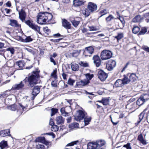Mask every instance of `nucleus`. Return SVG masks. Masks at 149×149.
<instances>
[{
    "label": "nucleus",
    "mask_w": 149,
    "mask_h": 149,
    "mask_svg": "<svg viewBox=\"0 0 149 149\" xmlns=\"http://www.w3.org/2000/svg\"><path fill=\"white\" fill-rule=\"evenodd\" d=\"M122 80L123 82L124 85L129 84L130 82V80L129 79V77L125 76H124V78Z\"/></svg>",
    "instance_id": "obj_26"
},
{
    "label": "nucleus",
    "mask_w": 149,
    "mask_h": 149,
    "mask_svg": "<svg viewBox=\"0 0 149 149\" xmlns=\"http://www.w3.org/2000/svg\"><path fill=\"white\" fill-rule=\"evenodd\" d=\"M88 28L89 31H96L98 30V29L95 26H88Z\"/></svg>",
    "instance_id": "obj_49"
},
{
    "label": "nucleus",
    "mask_w": 149,
    "mask_h": 149,
    "mask_svg": "<svg viewBox=\"0 0 149 149\" xmlns=\"http://www.w3.org/2000/svg\"><path fill=\"white\" fill-rule=\"evenodd\" d=\"M51 56H52V55H51ZM50 58V61L53 63L54 65H56V63L55 61H54V59L52 58V56H51Z\"/></svg>",
    "instance_id": "obj_62"
},
{
    "label": "nucleus",
    "mask_w": 149,
    "mask_h": 149,
    "mask_svg": "<svg viewBox=\"0 0 149 149\" xmlns=\"http://www.w3.org/2000/svg\"><path fill=\"white\" fill-rule=\"evenodd\" d=\"M114 19V17L111 15H110L106 18V21L107 22L111 21Z\"/></svg>",
    "instance_id": "obj_36"
},
{
    "label": "nucleus",
    "mask_w": 149,
    "mask_h": 149,
    "mask_svg": "<svg viewBox=\"0 0 149 149\" xmlns=\"http://www.w3.org/2000/svg\"><path fill=\"white\" fill-rule=\"evenodd\" d=\"M20 40L22 42H29L33 40V39L30 36H26L25 39L20 38Z\"/></svg>",
    "instance_id": "obj_22"
},
{
    "label": "nucleus",
    "mask_w": 149,
    "mask_h": 149,
    "mask_svg": "<svg viewBox=\"0 0 149 149\" xmlns=\"http://www.w3.org/2000/svg\"><path fill=\"white\" fill-rule=\"evenodd\" d=\"M56 70H54L53 72L51 73V76L53 77L54 78L56 77Z\"/></svg>",
    "instance_id": "obj_58"
},
{
    "label": "nucleus",
    "mask_w": 149,
    "mask_h": 149,
    "mask_svg": "<svg viewBox=\"0 0 149 149\" xmlns=\"http://www.w3.org/2000/svg\"><path fill=\"white\" fill-rule=\"evenodd\" d=\"M75 82V80L71 78H70L68 80V83L71 86H73V84Z\"/></svg>",
    "instance_id": "obj_45"
},
{
    "label": "nucleus",
    "mask_w": 149,
    "mask_h": 149,
    "mask_svg": "<svg viewBox=\"0 0 149 149\" xmlns=\"http://www.w3.org/2000/svg\"><path fill=\"white\" fill-rule=\"evenodd\" d=\"M129 63H129V62H127V63H126V64L125 65V66L123 68L122 70L121 71V72H123V71L125 70V69L126 68H127L128 65L129 64Z\"/></svg>",
    "instance_id": "obj_60"
},
{
    "label": "nucleus",
    "mask_w": 149,
    "mask_h": 149,
    "mask_svg": "<svg viewBox=\"0 0 149 149\" xmlns=\"http://www.w3.org/2000/svg\"><path fill=\"white\" fill-rule=\"evenodd\" d=\"M94 49L91 46L86 47L84 52V54L85 55L90 56L93 52Z\"/></svg>",
    "instance_id": "obj_10"
},
{
    "label": "nucleus",
    "mask_w": 149,
    "mask_h": 149,
    "mask_svg": "<svg viewBox=\"0 0 149 149\" xmlns=\"http://www.w3.org/2000/svg\"><path fill=\"white\" fill-rule=\"evenodd\" d=\"M78 124L76 123H73L70 124L69 126V127L71 129L74 128H77L79 127Z\"/></svg>",
    "instance_id": "obj_27"
},
{
    "label": "nucleus",
    "mask_w": 149,
    "mask_h": 149,
    "mask_svg": "<svg viewBox=\"0 0 149 149\" xmlns=\"http://www.w3.org/2000/svg\"><path fill=\"white\" fill-rule=\"evenodd\" d=\"M100 14L101 15V16L100 17H101L103 15L107 13V11L106 9H104L100 11Z\"/></svg>",
    "instance_id": "obj_47"
},
{
    "label": "nucleus",
    "mask_w": 149,
    "mask_h": 149,
    "mask_svg": "<svg viewBox=\"0 0 149 149\" xmlns=\"http://www.w3.org/2000/svg\"><path fill=\"white\" fill-rule=\"evenodd\" d=\"M24 22L26 25L29 26V27L35 31H36L38 33L41 34L40 32V27L37 25L33 23V22H31L29 20H27L26 21L25 20Z\"/></svg>",
    "instance_id": "obj_5"
},
{
    "label": "nucleus",
    "mask_w": 149,
    "mask_h": 149,
    "mask_svg": "<svg viewBox=\"0 0 149 149\" xmlns=\"http://www.w3.org/2000/svg\"><path fill=\"white\" fill-rule=\"evenodd\" d=\"M53 17L52 14L47 12L40 13L37 16V22L40 24H43L46 21L49 22Z\"/></svg>",
    "instance_id": "obj_2"
},
{
    "label": "nucleus",
    "mask_w": 149,
    "mask_h": 149,
    "mask_svg": "<svg viewBox=\"0 0 149 149\" xmlns=\"http://www.w3.org/2000/svg\"><path fill=\"white\" fill-rule=\"evenodd\" d=\"M62 25L63 26L67 29L71 28V24L65 19H64L62 21Z\"/></svg>",
    "instance_id": "obj_16"
},
{
    "label": "nucleus",
    "mask_w": 149,
    "mask_h": 149,
    "mask_svg": "<svg viewBox=\"0 0 149 149\" xmlns=\"http://www.w3.org/2000/svg\"><path fill=\"white\" fill-rule=\"evenodd\" d=\"M140 29L139 27L137 26H134L132 29V32L133 33L135 34L137 33L139 31Z\"/></svg>",
    "instance_id": "obj_42"
},
{
    "label": "nucleus",
    "mask_w": 149,
    "mask_h": 149,
    "mask_svg": "<svg viewBox=\"0 0 149 149\" xmlns=\"http://www.w3.org/2000/svg\"><path fill=\"white\" fill-rule=\"evenodd\" d=\"M140 142L143 145H146V140L143 138L142 135L141 134H140Z\"/></svg>",
    "instance_id": "obj_51"
},
{
    "label": "nucleus",
    "mask_w": 149,
    "mask_h": 149,
    "mask_svg": "<svg viewBox=\"0 0 149 149\" xmlns=\"http://www.w3.org/2000/svg\"><path fill=\"white\" fill-rule=\"evenodd\" d=\"M97 75L99 78L102 81L105 80L108 77L107 74L102 70L98 71Z\"/></svg>",
    "instance_id": "obj_7"
},
{
    "label": "nucleus",
    "mask_w": 149,
    "mask_h": 149,
    "mask_svg": "<svg viewBox=\"0 0 149 149\" xmlns=\"http://www.w3.org/2000/svg\"><path fill=\"white\" fill-rule=\"evenodd\" d=\"M91 12L89 11L88 9H86L83 11V14L85 15L86 17H88L90 14Z\"/></svg>",
    "instance_id": "obj_50"
},
{
    "label": "nucleus",
    "mask_w": 149,
    "mask_h": 149,
    "mask_svg": "<svg viewBox=\"0 0 149 149\" xmlns=\"http://www.w3.org/2000/svg\"><path fill=\"white\" fill-rule=\"evenodd\" d=\"M136 77L135 74L134 73L131 74L129 77V79L130 80V81L134 82L136 79Z\"/></svg>",
    "instance_id": "obj_31"
},
{
    "label": "nucleus",
    "mask_w": 149,
    "mask_h": 149,
    "mask_svg": "<svg viewBox=\"0 0 149 149\" xmlns=\"http://www.w3.org/2000/svg\"><path fill=\"white\" fill-rule=\"evenodd\" d=\"M140 21V15H138L136 16L132 20L134 22H139Z\"/></svg>",
    "instance_id": "obj_39"
},
{
    "label": "nucleus",
    "mask_w": 149,
    "mask_h": 149,
    "mask_svg": "<svg viewBox=\"0 0 149 149\" xmlns=\"http://www.w3.org/2000/svg\"><path fill=\"white\" fill-rule=\"evenodd\" d=\"M84 119L85 125H86L89 124V123L91 121V118L90 117L87 116L86 115Z\"/></svg>",
    "instance_id": "obj_28"
},
{
    "label": "nucleus",
    "mask_w": 149,
    "mask_h": 149,
    "mask_svg": "<svg viewBox=\"0 0 149 149\" xmlns=\"http://www.w3.org/2000/svg\"><path fill=\"white\" fill-rule=\"evenodd\" d=\"M79 54V52L78 50H76L74 51L73 52L70 54V56L73 57H77Z\"/></svg>",
    "instance_id": "obj_32"
},
{
    "label": "nucleus",
    "mask_w": 149,
    "mask_h": 149,
    "mask_svg": "<svg viewBox=\"0 0 149 149\" xmlns=\"http://www.w3.org/2000/svg\"><path fill=\"white\" fill-rule=\"evenodd\" d=\"M116 65V61L112 59L109 60L107 64L106 68L108 70H111L115 67Z\"/></svg>",
    "instance_id": "obj_8"
},
{
    "label": "nucleus",
    "mask_w": 149,
    "mask_h": 149,
    "mask_svg": "<svg viewBox=\"0 0 149 149\" xmlns=\"http://www.w3.org/2000/svg\"><path fill=\"white\" fill-rule=\"evenodd\" d=\"M24 49L26 50L27 52L30 53L31 54H35V52L33 50V49L30 47H25L24 48Z\"/></svg>",
    "instance_id": "obj_33"
},
{
    "label": "nucleus",
    "mask_w": 149,
    "mask_h": 149,
    "mask_svg": "<svg viewBox=\"0 0 149 149\" xmlns=\"http://www.w3.org/2000/svg\"><path fill=\"white\" fill-rule=\"evenodd\" d=\"M105 142L100 140L96 142H89L87 144L88 149H105Z\"/></svg>",
    "instance_id": "obj_3"
},
{
    "label": "nucleus",
    "mask_w": 149,
    "mask_h": 149,
    "mask_svg": "<svg viewBox=\"0 0 149 149\" xmlns=\"http://www.w3.org/2000/svg\"><path fill=\"white\" fill-rule=\"evenodd\" d=\"M79 64L82 66L86 67L88 66V63L82 61H81L79 63Z\"/></svg>",
    "instance_id": "obj_53"
},
{
    "label": "nucleus",
    "mask_w": 149,
    "mask_h": 149,
    "mask_svg": "<svg viewBox=\"0 0 149 149\" xmlns=\"http://www.w3.org/2000/svg\"><path fill=\"white\" fill-rule=\"evenodd\" d=\"M86 80H85L86 81H89L93 77V74H90L88 73L86 74Z\"/></svg>",
    "instance_id": "obj_37"
},
{
    "label": "nucleus",
    "mask_w": 149,
    "mask_h": 149,
    "mask_svg": "<svg viewBox=\"0 0 149 149\" xmlns=\"http://www.w3.org/2000/svg\"><path fill=\"white\" fill-rule=\"evenodd\" d=\"M89 81H86L85 80H81L76 82V86L79 87H81L82 86L87 85Z\"/></svg>",
    "instance_id": "obj_14"
},
{
    "label": "nucleus",
    "mask_w": 149,
    "mask_h": 149,
    "mask_svg": "<svg viewBox=\"0 0 149 149\" xmlns=\"http://www.w3.org/2000/svg\"><path fill=\"white\" fill-rule=\"evenodd\" d=\"M64 121L65 119L61 116L57 117L56 119V123L58 125H62L63 124Z\"/></svg>",
    "instance_id": "obj_15"
},
{
    "label": "nucleus",
    "mask_w": 149,
    "mask_h": 149,
    "mask_svg": "<svg viewBox=\"0 0 149 149\" xmlns=\"http://www.w3.org/2000/svg\"><path fill=\"white\" fill-rule=\"evenodd\" d=\"M37 148L38 149H45V147L43 145L38 144L37 146Z\"/></svg>",
    "instance_id": "obj_57"
},
{
    "label": "nucleus",
    "mask_w": 149,
    "mask_h": 149,
    "mask_svg": "<svg viewBox=\"0 0 149 149\" xmlns=\"http://www.w3.org/2000/svg\"><path fill=\"white\" fill-rule=\"evenodd\" d=\"M8 109L13 111H15L16 110V106L15 105H11L8 107Z\"/></svg>",
    "instance_id": "obj_52"
},
{
    "label": "nucleus",
    "mask_w": 149,
    "mask_h": 149,
    "mask_svg": "<svg viewBox=\"0 0 149 149\" xmlns=\"http://www.w3.org/2000/svg\"><path fill=\"white\" fill-rule=\"evenodd\" d=\"M61 111L62 115L64 116H66L68 115V113L63 110V109L62 108L61 109Z\"/></svg>",
    "instance_id": "obj_55"
},
{
    "label": "nucleus",
    "mask_w": 149,
    "mask_h": 149,
    "mask_svg": "<svg viewBox=\"0 0 149 149\" xmlns=\"http://www.w3.org/2000/svg\"><path fill=\"white\" fill-rule=\"evenodd\" d=\"M40 88L39 86H34L32 93V99L33 100L35 99V97L40 93Z\"/></svg>",
    "instance_id": "obj_9"
},
{
    "label": "nucleus",
    "mask_w": 149,
    "mask_h": 149,
    "mask_svg": "<svg viewBox=\"0 0 149 149\" xmlns=\"http://www.w3.org/2000/svg\"><path fill=\"white\" fill-rule=\"evenodd\" d=\"M70 20L73 25L75 27H77L80 22V21L77 20L76 19L70 17Z\"/></svg>",
    "instance_id": "obj_20"
},
{
    "label": "nucleus",
    "mask_w": 149,
    "mask_h": 149,
    "mask_svg": "<svg viewBox=\"0 0 149 149\" xmlns=\"http://www.w3.org/2000/svg\"><path fill=\"white\" fill-rule=\"evenodd\" d=\"M103 104L104 105H107L109 102V99L107 98H102Z\"/></svg>",
    "instance_id": "obj_41"
},
{
    "label": "nucleus",
    "mask_w": 149,
    "mask_h": 149,
    "mask_svg": "<svg viewBox=\"0 0 149 149\" xmlns=\"http://www.w3.org/2000/svg\"><path fill=\"white\" fill-rule=\"evenodd\" d=\"M51 85L53 87H55L57 86V82L56 81H53L52 82Z\"/></svg>",
    "instance_id": "obj_54"
},
{
    "label": "nucleus",
    "mask_w": 149,
    "mask_h": 149,
    "mask_svg": "<svg viewBox=\"0 0 149 149\" xmlns=\"http://www.w3.org/2000/svg\"><path fill=\"white\" fill-rule=\"evenodd\" d=\"M71 68L72 70L76 71L79 69V66L77 64L74 63H71Z\"/></svg>",
    "instance_id": "obj_30"
},
{
    "label": "nucleus",
    "mask_w": 149,
    "mask_h": 149,
    "mask_svg": "<svg viewBox=\"0 0 149 149\" xmlns=\"http://www.w3.org/2000/svg\"><path fill=\"white\" fill-rule=\"evenodd\" d=\"M119 19L122 23V24H124L125 22L123 18L122 17H120L119 18Z\"/></svg>",
    "instance_id": "obj_64"
},
{
    "label": "nucleus",
    "mask_w": 149,
    "mask_h": 149,
    "mask_svg": "<svg viewBox=\"0 0 149 149\" xmlns=\"http://www.w3.org/2000/svg\"><path fill=\"white\" fill-rule=\"evenodd\" d=\"M10 24L12 26L14 27H18L19 26L17 21L14 19H11L10 20Z\"/></svg>",
    "instance_id": "obj_23"
},
{
    "label": "nucleus",
    "mask_w": 149,
    "mask_h": 149,
    "mask_svg": "<svg viewBox=\"0 0 149 149\" xmlns=\"http://www.w3.org/2000/svg\"><path fill=\"white\" fill-rule=\"evenodd\" d=\"M112 55V54L110 51L104 50L101 52L100 57L102 60H106L110 58Z\"/></svg>",
    "instance_id": "obj_6"
},
{
    "label": "nucleus",
    "mask_w": 149,
    "mask_h": 149,
    "mask_svg": "<svg viewBox=\"0 0 149 149\" xmlns=\"http://www.w3.org/2000/svg\"><path fill=\"white\" fill-rule=\"evenodd\" d=\"M9 133L10 131L9 130H3L0 132V135L2 137H5L10 135Z\"/></svg>",
    "instance_id": "obj_18"
},
{
    "label": "nucleus",
    "mask_w": 149,
    "mask_h": 149,
    "mask_svg": "<svg viewBox=\"0 0 149 149\" xmlns=\"http://www.w3.org/2000/svg\"><path fill=\"white\" fill-rule=\"evenodd\" d=\"M123 37V34L122 33H119L118 34V35L115 37V38L117 39L118 41L119 40L121 39Z\"/></svg>",
    "instance_id": "obj_43"
},
{
    "label": "nucleus",
    "mask_w": 149,
    "mask_h": 149,
    "mask_svg": "<svg viewBox=\"0 0 149 149\" xmlns=\"http://www.w3.org/2000/svg\"><path fill=\"white\" fill-rule=\"evenodd\" d=\"M147 29L146 27L142 28L140 30V35L145 34L147 32Z\"/></svg>",
    "instance_id": "obj_35"
},
{
    "label": "nucleus",
    "mask_w": 149,
    "mask_h": 149,
    "mask_svg": "<svg viewBox=\"0 0 149 149\" xmlns=\"http://www.w3.org/2000/svg\"><path fill=\"white\" fill-rule=\"evenodd\" d=\"M94 63L97 67H99L101 64V60L100 57L97 55L94 56L93 57Z\"/></svg>",
    "instance_id": "obj_13"
},
{
    "label": "nucleus",
    "mask_w": 149,
    "mask_h": 149,
    "mask_svg": "<svg viewBox=\"0 0 149 149\" xmlns=\"http://www.w3.org/2000/svg\"><path fill=\"white\" fill-rule=\"evenodd\" d=\"M39 71H33L32 74L27 78L26 77L23 81H22L19 84H16L13 85L11 90H17L22 89L24 86V83H26L28 81V86L32 87L35 84H36L40 82L39 78L40 77Z\"/></svg>",
    "instance_id": "obj_1"
},
{
    "label": "nucleus",
    "mask_w": 149,
    "mask_h": 149,
    "mask_svg": "<svg viewBox=\"0 0 149 149\" xmlns=\"http://www.w3.org/2000/svg\"><path fill=\"white\" fill-rule=\"evenodd\" d=\"M49 30L48 28L47 27H44L43 28V31L44 32L46 33H49Z\"/></svg>",
    "instance_id": "obj_61"
},
{
    "label": "nucleus",
    "mask_w": 149,
    "mask_h": 149,
    "mask_svg": "<svg viewBox=\"0 0 149 149\" xmlns=\"http://www.w3.org/2000/svg\"><path fill=\"white\" fill-rule=\"evenodd\" d=\"M86 115V113L84 110H79L74 116V118L76 121H80L83 119Z\"/></svg>",
    "instance_id": "obj_4"
},
{
    "label": "nucleus",
    "mask_w": 149,
    "mask_h": 149,
    "mask_svg": "<svg viewBox=\"0 0 149 149\" xmlns=\"http://www.w3.org/2000/svg\"><path fill=\"white\" fill-rule=\"evenodd\" d=\"M16 64L21 69H23L25 68L24 66L25 63L24 61H19L17 62Z\"/></svg>",
    "instance_id": "obj_21"
},
{
    "label": "nucleus",
    "mask_w": 149,
    "mask_h": 149,
    "mask_svg": "<svg viewBox=\"0 0 149 149\" xmlns=\"http://www.w3.org/2000/svg\"><path fill=\"white\" fill-rule=\"evenodd\" d=\"M51 116H53L56 113H57L58 111V109H57L53 108L51 109Z\"/></svg>",
    "instance_id": "obj_38"
},
{
    "label": "nucleus",
    "mask_w": 149,
    "mask_h": 149,
    "mask_svg": "<svg viewBox=\"0 0 149 149\" xmlns=\"http://www.w3.org/2000/svg\"><path fill=\"white\" fill-rule=\"evenodd\" d=\"M49 124L50 125L52 126L54 125V122L53 120L51 118L49 121Z\"/></svg>",
    "instance_id": "obj_63"
},
{
    "label": "nucleus",
    "mask_w": 149,
    "mask_h": 149,
    "mask_svg": "<svg viewBox=\"0 0 149 149\" xmlns=\"http://www.w3.org/2000/svg\"><path fill=\"white\" fill-rule=\"evenodd\" d=\"M88 8L89 11L91 13L97 10V6L96 5L92 2H89L88 3Z\"/></svg>",
    "instance_id": "obj_11"
},
{
    "label": "nucleus",
    "mask_w": 149,
    "mask_h": 149,
    "mask_svg": "<svg viewBox=\"0 0 149 149\" xmlns=\"http://www.w3.org/2000/svg\"><path fill=\"white\" fill-rule=\"evenodd\" d=\"M6 52L9 51L11 55L13 54H14L15 50L14 48L12 47L8 48L6 49Z\"/></svg>",
    "instance_id": "obj_34"
},
{
    "label": "nucleus",
    "mask_w": 149,
    "mask_h": 149,
    "mask_svg": "<svg viewBox=\"0 0 149 149\" xmlns=\"http://www.w3.org/2000/svg\"><path fill=\"white\" fill-rule=\"evenodd\" d=\"M149 99V95L145 94L142 95L140 96V100L142 101V103L140 104V106L143 104L146 101Z\"/></svg>",
    "instance_id": "obj_17"
},
{
    "label": "nucleus",
    "mask_w": 149,
    "mask_h": 149,
    "mask_svg": "<svg viewBox=\"0 0 149 149\" xmlns=\"http://www.w3.org/2000/svg\"><path fill=\"white\" fill-rule=\"evenodd\" d=\"M19 18L22 22L25 21L26 16V13L23 10L19 11Z\"/></svg>",
    "instance_id": "obj_12"
},
{
    "label": "nucleus",
    "mask_w": 149,
    "mask_h": 149,
    "mask_svg": "<svg viewBox=\"0 0 149 149\" xmlns=\"http://www.w3.org/2000/svg\"><path fill=\"white\" fill-rule=\"evenodd\" d=\"M51 130L54 132H56L58 130V127L56 125H54L52 126L51 128Z\"/></svg>",
    "instance_id": "obj_44"
},
{
    "label": "nucleus",
    "mask_w": 149,
    "mask_h": 149,
    "mask_svg": "<svg viewBox=\"0 0 149 149\" xmlns=\"http://www.w3.org/2000/svg\"><path fill=\"white\" fill-rule=\"evenodd\" d=\"M125 148H126L127 149H132L130 144L128 143L127 144L124 145L122 149H124Z\"/></svg>",
    "instance_id": "obj_48"
},
{
    "label": "nucleus",
    "mask_w": 149,
    "mask_h": 149,
    "mask_svg": "<svg viewBox=\"0 0 149 149\" xmlns=\"http://www.w3.org/2000/svg\"><path fill=\"white\" fill-rule=\"evenodd\" d=\"M45 139L44 137H39L36 139L37 141L43 143L45 141Z\"/></svg>",
    "instance_id": "obj_40"
},
{
    "label": "nucleus",
    "mask_w": 149,
    "mask_h": 149,
    "mask_svg": "<svg viewBox=\"0 0 149 149\" xmlns=\"http://www.w3.org/2000/svg\"><path fill=\"white\" fill-rule=\"evenodd\" d=\"M79 143V141L78 140H77L74 141L72 142H71L68 143L66 145L67 146H73L74 145L77 144L78 143Z\"/></svg>",
    "instance_id": "obj_46"
},
{
    "label": "nucleus",
    "mask_w": 149,
    "mask_h": 149,
    "mask_svg": "<svg viewBox=\"0 0 149 149\" xmlns=\"http://www.w3.org/2000/svg\"><path fill=\"white\" fill-rule=\"evenodd\" d=\"M8 144L6 141H2L0 143V148L1 149H3L7 147Z\"/></svg>",
    "instance_id": "obj_29"
},
{
    "label": "nucleus",
    "mask_w": 149,
    "mask_h": 149,
    "mask_svg": "<svg viewBox=\"0 0 149 149\" xmlns=\"http://www.w3.org/2000/svg\"><path fill=\"white\" fill-rule=\"evenodd\" d=\"M28 104H27L26 105H23L21 104H19V111L20 113H22L23 111H25L26 110V107L28 106Z\"/></svg>",
    "instance_id": "obj_25"
},
{
    "label": "nucleus",
    "mask_w": 149,
    "mask_h": 149,
    "mask_svg": "<svg viewBox=\"0 0 149 149\" xmlns=\"http://www.w3.org/2000/svg\"><path fill=\"white\" fill-rule=\"evenodd\" d=\"M142 48L143 49L147 51V52H149V47L147 46H144L142 47Z\"/></svg>",
    "instance_id": "obj_59"
},
{
    "label": "nucleus",
    "mask_w": 149,
    "mask_h": 149,
    "mask_svg": "<svg viewBox=\"0 0 149 149\" xmlns=\"http://www.w3.org/2000/svg\"><path fill=\"white\" fill-rule=\"evenodd\" d=\"M24 99L27 103L30 101V98L28 96H25L24 97Z\"/></svg>",
    "instance_id": "obj_56"
},
{
    "label": "nucleus",
    "mask_w": 149,
    "mask_h": 149,
    "mask_svg": "<svg viewBox=\"0 0 149 149\" xmlns=\"http://www.w3.org/2000/svg\"><path fill=\"white\" fill-rule=\"evenodd\" d=\"M84 3V1L83 0H74L73 1V5L75 6H81Z\"/></svg>",
    "instance_id": "obj_19"
},
{
    "label": "nucleus",
    "mask_w": 149,
    "mask_h": 149,
    "mask_svg": "<svg viewBox=\"0 0 149 149\" xmlns=\"http://www.w3.org/2000/svg\"><path fill=\"white\" fill-rule=\"evenodd\" d=\"M115 85L116 87H122L124 86L123 82L122 79H118L115 83Z\"/></svg>",
    "instance_id": "obj_24"
}]
</instances>
